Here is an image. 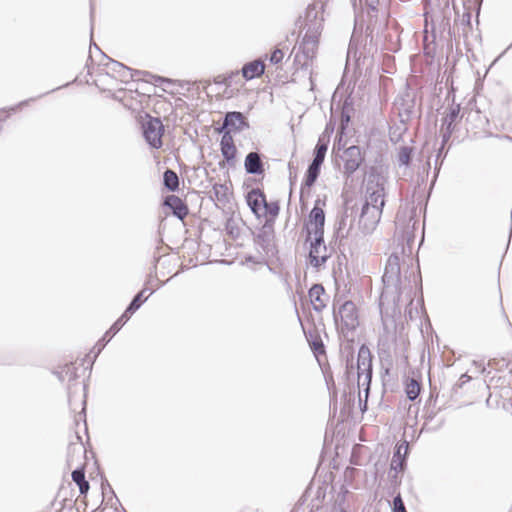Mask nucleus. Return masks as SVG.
<instances>
[{
  "label": "nucleus",
  "instance_id": "nucleus-50",
  "mask_svg": "<svg viewBox=\"0 0 512 512\" xmlns=\"http://www.w3.org/2000/svg\"><path fill=\"white\" fill-rule=\"evenodd\" d=\"M93 14H94V11H93V7L91 6V22H93Z\"/></svg>",
  "mask_w": 512,
  "mask_h": 512
},
{
  "label": "nucleus",
  "instance_id": "nucleus-46",
  "mask_svg": "<svg viewBox=\"0 0 512 512\" xmlns=\"http://www.w3.org/2000/svg\"><path fill=\"white\" fill-rule=\"evenodd\" d=\"M353 360V356L351 357V361ZM354 370L353 364H349V360H347V374L350 375Z\"/></svg>",
  "mask_w": 512,
  "mask_h": 512
},
{
  "label": "nucleus",
  "instance_id": "nucleus-19",
  "mask_svg": "<svg viewBox=\"0 0 512 512\" xmlns=\"http://www.w3.org/2000/svg\"><path fill=\"white\" fill-rule=\"evenodd\" d=\"M325 290L322 285L315 284L313 285L309 290V297L311 299V303L313 305V309L316 312H321L325 307L326 304L324 300L322 299V296L324 295Z\"/></svg>",
  "mask_w": 512,
  "mask_h": 512
},
{
  "label": "nucleus",
  "instance_id": "nucleus-27",
  "mask_svg": "<svg viewBox=\"0 0 512 512\" xmlns=\"http://www.w3.org/2000/svg\"><path fill=\"white\" fill-rule=\"evenodd\" d=\"M146 289H143L142 291L138 292L126 308V314H134L140 306L148 299V296L144 297Z\"/></svg>",
  "mask_w": 512,
  "mask_h": 512
},
{
  "label": "nucleus",
  "instance_id": "nucleus-16",
  "mask_svg": "<svg viewBox=\"0 0 512 512\" xmlns=\"http://www.w3.org/2000/svg\"><path fill=\"white\" fill-rule=\"evenodd\" d=\"M244 167L248 174L260 175L264 172L261 156L257 152H250L246 155Z\"/></svg>",
  "mask_w": 512,
  "mask_h": 512
},
{
  "label": "nucleus",
  "instance_id": "nucleus-29",
  "mask_svg": "<svg viewBox=\"0 0 512 512\" xmlns=\"http://www.w3.org/2000/svg\"><path fill=\"white\" fill-rule=\"evenodd\" d=\"M112 65L115 68H120L121 72L118 74V77L121 79V81L127 82L130 79L134 78V75L132 74L131 69L126 67L122 63H120L118 61H112Z\"/></svg>",
  "mask_w": 512,
  "mask_h": 512
},
{
  "label": "nucleus",
  "instance_id": "nucleus-20",
  "mask_svg": "<svg viewBox=\"0 0 512 512\" xmlns=\"http://www.w3.org/2000/svg\"><path fill=\"white\" fill-rule=\"evenodd\" d=\"M321 166L322 164L313 161L309 164L303 182L305 187L310 188L315 184L320 174Z\"/></svg>",
  "mask_w": 512,
  "mask_h": 512
},
{
  "label": "nucleus",
  "instance_id": "nucleus-18",
  "mask_svg": "<svg viewBox=\"0 0 512 512\" xmlns=\"http://www.w3.org/2000/svg\"><path fill=\"white\" fill-rule=\"evenodd\" d=\"M220 146L222 155L226 159V161H232L236 156L237 149L234 145L232 135H230L229 132H224L221 138Z\"/></svg>",
  "mask_w": 512,
  "mask_h": 512
},
{
  "label": "nucleus",
  "instance_id": "nucleus-32",
  "mask_svg": "<svg viewBox=\"0 0 512 512\" xmlns=\"http://www.w3.org/2000/svg\"><path fill=\"white\" fill-rule=\"evenodd\" d=\"M131 315L126 314V310L124 313L120 316V318L111 326L110 331L112 332V335H115L121 327L130 319Z\"/></svg>",
  "mask_w": 512,
  "mask_h": 512
},
{
  "label": "nucleus",
  "instance_id": "nucleus-47",
  "mask_svg": "<svg viewBox=\"0 0 512 512\" xmlns=\"http://www.w3.org/2000/svg\"><path fill=\"white\" fill-rule=\"evenodd\" d=\"M73 451L78 450V452H84V447L82 443L76 444L72 447Z\"/></svg>",
  "mask_w": 512,
  "mask_h": 512
},
{
  "label": "nucleus",
  "instance_id": "nucleus-9",
  "mask_svg": "<svg viewBox=\"0 0 512 512\" xmlns=\"http://www.w3.org/2000/svg\"><path fill=\"white\" fill-rule=\"evenodd\" d=\"M318 203L319 200L316 201L315 206L308 216V238H310L312 234L314 236H324L325 213L323 209L318 206Z\"/></svg>",
  "mask_w": 512,
  "mask_h": 512
},
{
  "label": "nucleus",
  "instance_id": "nucleus-7",
  "mask_svg": "<svg viewBox=\"0 0 512 512\" xmlns=\"http://www.w3.org/2000/svg\"><path fill=\"white\" fill-rule=\"evenodd\" d=\"M396 229L401 233V238L408 244L414 240V230L417 224L413 212H398L395 220Z\"/></svg>",
  "mask_w": 512,
  "mask_h": 512
},
{
  "label": "nucleus",
  "instance_id": "nucleus-11",
  "mask_svg": "<svg viewBox=\"0 0 512 512\" xmlns=\"http://www.w3.org/2000/svg\"><path fill=\"white\" fill-rule=\"evenodd\" d=\"M382 209L372 207L368 204H363L359 223L362 225L364 231L371 232L374 230L382 215Z\"/></svg>",
  "mask_w": 512,
  "mask_h": 512
},
{
  "label": "nucleus",
  "instance_id": "nucleus-34",
  "mask_svg": "<svg viewBox=\"0 0 512 512\" xmlns=\"http://www.w3.org/2000/svg\"><path fill=\"white\" fill-rule=\"evenodd\" d=\"M227 186L224 185V184H215L213 186V192L215 194V197L217 198V200L219 201H223L226 199V196H227Z\"/></svg>",
  "mask_w": 512,
  "mask_h": 512
},
{
  "label": "nucleus",
  "instance_id": "nucleus-45",
  "mask_svg": "<svg viewBox=\"0 0 512 512\" xmlns=\"http://www.w3.org/2000/svg\"><path fill=\"white\" fill-rule=\"evenodd\" d=\"M470 380H471V377L469 375H467L466 373L462 374L460 377L459 386L462 387L465 383L469 382Z\"/></svg>",
  "mask_w": 512,
  "mask_h": 512
},
{
  "label": "nucleus",
  "instance_id": "nucleus-8",
  "mask_svg": "<svg viewBox=\"0 0 512 512\" xmlns=\"http://www.w3.org/2000/svg\"><path fill=\"white\" fill-rule=\"evenodd\" d=\"M248 128L249 123L243 113L231 111L225 114L223 124L219 129V132H229L231 135L232 133L241 132Z\"/></svg>",
  "mask_w": 512,
  "mask_h": 512
},
{
  "label": "nucleus",
  "instance_id": "nucleus-33",
  "mask_svg": "<svg viewBox=\"0 0 512 512\" xmlns=\"http://www.w3.org/2000/svg\"><path fill=\"white\" fill-rule=\"evenodd\" d=\"M279 210H280V208H279V205L277 202L268 203L266 201V204H264V207L262 210V214H269L272 217H276L279 213Z\"/></svg>",
  "mask_w": 512,
  "mask_h": 512
},
{
  "label": "nucleus",
  "instance_id": "nucleus-49",
  "mask_svg": "<svg viewBox=\"0 0 512 512\" xmlns=\"http://www.w3.org/2000/svg\"><path fill=\"white\" fill-rule=\"evenodd\" d=\"M430 167H431V163H430V160H428L426 165H425V167H424V172L426 174H428V170L430 169Z\"/></svg>",
  "mask_w": 512,
  "mask_h": 512
},
{
  "label": "nucleus",
  "instance_id": "nucleus-42",
  "mask_svg": "<svg viewBox=\"0 0 512 512\" xmlns=\"http://www.w3.org/2000/svg\"><path fill=\"white\" fill-rule=\"evenodd\" d=\"M226 228L231 236L234 238L238 237L239 231L232 225V221H228Z\"/></svg>",
  "mask_w": 512,
  "mask_h": 512
},
{
  "label": "nucleus",
  "instance_id": "nucleus-12",
  "mask_svg": "<svg viewBox=\"0 0 512 512\" xmlns=\"http://www.w3.org/2000/svg\"><path fill=\"white\" fill-rule=\"evenodd\" d=\"M318 46V34L317 32L307 31L299 44L298 50L303 53V57L305 58V62L303 66H309V62L315 56L316 50Z\"/></svg>",
  "mask_w": 512,
  "mask_h": 512
},
{
  "label": "nucleus",
  "instance_id": "nucleus-17",
  "mask_svg": "<svg viewBox=\"0 0 512 512\" xmlns=\"http://www.w3.org/2000/svg\"><path fill=\"white\" fill-rule=\"evenodd\" d=\"M264 71L265 65L260 59L246 63L241 69L242 76L247 81L260 77Z\"/></svg>",
  "mask_w": 512,
  "mask_h": 512
},
{
  "label": "nucleus",
  "instance_id": "nucleus-43",
  "mask_svg": "<svg viewBox=\"0 0 512 512\" xmlns=\"http://www.w3.org/2000/svg\"><path fill=\"white\" fill-rule=\"evenodd\" d=\"M462 25L467 26L468 28L471 27V14L470 12H466L462 16Z\"/></svg>",
  "mask_w": 512,
  "mask_h": 512
},
{
  "label": "nucleus",
  "instance_id": "nucleus-3",
  "mask_svg": "<svg viewBox=\"0 0 512 512\" xmlns=\"http://www.w3.org/2000/svg\"><path fill=\"white\" fill-rule=\"evenodd\" d=\"M387 179L382 174L378 173L376 169H372L368 175L365 186V202L372 207L382 209L385 205V186Z\"/></svg>",
  "mask_w": 512,
  "mask_h": 512
},
{
  "label": "nucleus",
  "instance_id": "nucleus-6",
  "mask_svg": "<svg viewBox=\"0 0 512 512\" xmlns=\"http://www.w3.org/2000/svg\"><path fill=\"white\" fill-rule=\"evenodd\" d=\"M163 132L164 126L158 118H150L143 125V135L152 148L159 149L162 146Z\"/></svg>",
  "mask_w": 512,
  "mask_h": 512
},
{
  "label": "nucleus",
  "instance_id": "nucleus-1",
  "mask_svg": "<svg viewBox=\"0 0 512 512\" xmlns=\"http://www.w3.org/2000/svg\"><path fill=\"white\" fill-rule=\"evenodd\" d=\"M383 291L381 299H386L397 303L401 294L406 289L407 278L402 279L400 258L396 254H391L386 262L384 274L382 276Z\"/></svg>",
  "mask_w": 512,
  "mask_h": 512
},
{
  "label": "nucleus",
  "instance_id": "nucleus-31",
  "mask_svg": "<svg viewBox=\"0 0 512 512\" xmlns=\"http://www.w3.org/2000/svg\"><path fill=\"white\" fill-rule=\"evenodd\" d=\"M404 465L405 460L400 457V449H398L392 458L390 470L399 473L404 469Z\"/></svg>",
  "mask_w": 512,
  "mask_h": 512
},
{
  "label": "nucleus",
  "instance_id": "nucleus-13",
  "mask_svg": "<svg viewBox=\"0 0 512 512\" xmlns=\"http://www.w3.org/2000/svg\"><path fill=\"white\" fill-rule=\"evenodd\" d=\"M395 106L398 110V114L402 122L409 120L414 113V99L409 94L397 97L395 100Z\"/></svg>",
  "mask_w": 512,
  "mask_h": 512
},
{
  "label": "nucleus",
  "instance_id": "nucleus-55",
  "mask_svg": "<svg viewBox=\"0 0 512 512\" xmlns=\"http://www.w3.org/2000/svg\"><path fill=\"white\" fill-rule=\"evenodd\" d=\"M79 417L80 418H85V415H82L81 413L79 414Z\"/></svg>",
  "mask_w": 512,
  "mask_h": 512
},
{
  "label": "nucleus",
  "instance_id": "nucleus-56",
  "mask_svg": "<svg viewBox=\"0 0 512 512\" xmlns=\"http://www.w3.org/2000/svg\"><path fill=\"white\" fill-rule=\"evenodd\" d=\"M233 75H238V72L233 73L229 78H231Z\"/></svg>",
  "mask_w": 512,
  "mask_h": 512
},
{
  "label": "nucleus",
  "instance_id": "nucleus-53",
  "mask_svg": "<svg viewBox=\"0 0 512 512\" xmlns=\"http://www.w3.org/2000/svg\"><path fill=\"white\" fill-rule=\"evenodd\" d=\"M486 404L489 405L490 404V396L488 397V399L486 400Z\"/></svg>",
  "mask_w": 512,
  "mask_h": 512
},
{
  "label": "nucleus",
  "instance_id": "nucleus-51",
  "mask_svg": "<svg viewBox=\"0 0 512 512\" xmlns=\"http://www.w3.org/2000/svg\"><path fill=\"white\" fill-rule=\"evenodd\" d=\"M82 404H83V409H82V411L84 412V410H85V405H86V401H85V399H83V400H82Z\"/></svg>",
  "mask_w": 512,
  "mask_h": 512
},
{
  "label": "nucleus",
  "instance_id": "nucleus-40",
  "mask_svg": "<svg viewBox=\"0 0 512 512\" xmlns=\"http://www.w3.org/2000/svg\"><path fill=\"white\" fill-rule=\"evenodd\" d=\"M152 78H153V83L155 85H159V84H162V83H168V84H171L172 83V80L168 79V78H164L162 76H154V75H150Z\"/></svg>",
  "mask_w": 512,
  "mask_h": 512
},
{
  "label": "nucleus",
  "instance_id": "nucleus-21",
  "mask_svg": "<svg viewBox=\"0 0 512 512\" xmlns=\"http://www.w3.org/2000/svg\"><path fill=\"white\" fill-rule=\"evenodd\" d=\"M72 480L77 484L80 494L86 495L89 491L90 485L85 478V471L83 468H76L72 474Z\"/></svg>",
  "mask_w": 512,
  "mask_h": 512
},
{
  "label": "nucleus",
  "instance_id": "nucleus-54",
  "mask_svg": "<svg viewBox=\"0 0 512 512\" xmlns=\"http://www.w3.org/2000/svg\"><path fill=\"white\" fill-rule=\"evenodd\" d=\"M79 417L80 418H85V415H82L81 413L79 414Z\"/></svg>",
  "mask_w": 512,
  "mask_h": 512
},
{
  "label": "nucleus",
  "instance_id": "nucleus-52",
  "mask_svg": "<svg viewBox=\"0 0 512 512\" xmlns=\"http://www.w3.org/2000/svg\"><path fill=\"white\" fill-rule=\"evenodd\" d=\"M310 83H311V89H313V80L311 77H310Z\"/></svg>",
  "mask_w": 512,
  "mask_h": 512
},
{
  "label": "nucleus",
  "instance_id": "nucleus-38",
  "mask_svg": "<svg viewBox=\"0 0 512 512\" xmlns=\"http://www.w3.org/2000/svg\"><path fill=\"white\" fill-rule=\"evenodd\" d=\"M37 98H29V99H26V100H23V101H20L18 104L12 106V107H9L6 111L8 112H16L17 110L27 106L31 101H34L36 100Z\"/></svg>",
  "mask_w": 512,
  "mask_h": 512
},
{
  "label": "nucleus",
  "instance_id": "nucleus-36",
  "mask_svg": "<svg viewBox=\"0 0 512 512\" xmlns=\"http://www.w3.org/2000/svg\"><path fill=\"white\" fill-rule=\"evenodd\" d=\"M393 512H406L404 503L400 495L393 499Z\"/></svg>",
  "mask_w": 512,
  "mask_h": 512
},
{
  "label": "nucleus",
  "instance_id": "nucleus-28",
  "mask_svg": "<svg viewBox=\"0 0 512 512\" xmlns=\"http://www.w3.org/2000/svg\"><path fill=\"white\" fill-rule=\"evenodd\" d=\"M420 384L415 379H410L406 385L407 398L414 401L420 394Z\"/></svg>",
  "mask_w": 512,
  "mask_h": 512
},
{
  "label": "nucleus",
  "instance_id": "nucleus-37",
  "mask_svg": "<svg viewBox=\"0 0 512 512\" xmlns=\"http://www.w3.org/2000/svg\"><path fill=\"white\" fill-rule=\"evenodd\" d=\"M311 348L315 354H323L325 352L323 342L320 339L312 341Z\"/></svg>",
  "mask_w": 512,
  "mask_h": 512
},
{
  "label": "nucleus",
  "instance_id": "nucleus-15",
  "mask_svg": "<svg viewBox=\"0 0 512 512\" xmlns=\"http://www.w3.org/2000/svg\"><path fill=\"white\" fill-rule=\"evenodd\" d=\"M247 203L251 211L257 216L262 215L264 204H266V197L259 189H253L247 194Z\"/></svg>",
  "mask_w": 512,
  "mask_h": 512
},
{
  "label": "nucleus",
  "instance_id": "nucleus-30",
  "mask_svg": "<svg viewBox=\"0 0 512 512\" xmlns=\"http://www.w3.org/2000/svg\"><path fill=\"white\" fill-rule=\"evenodd\" d=\"M454 131V127H449V126H443L441 125V135H442V144H441V147L439 148V151L436 155V163L438 162V159L440 158L441 156V152H442V149L445 145V143L450 139L452 133Z\"/></svg>",
  "mask_w": 512,
  "mask_h": 512
},
{
  "label": "nucleus",
  "instance_id": "nucleus-35",
  "mask_svg": "<svg viewBox=\"0 0 512 512\" xmlns=\"http://www.w3.org/2000/svg\"><path fill=\"white\" fill-rule=\"evenodd\" d=\"M284 57V53L281 49H275L272 54L270 55V62L274 65L279 64Z\"/></svg>",
  "mask_w": 512,
  "mask_h": 512
},
{
  "label": "nucleus",
  "instance_id": "nucleus-57",
  "mask_svg": "<svg viewBox=\"0 0 512 512\" xmlns=\"http://www.w3.org/2000/svg\"><path fill=\"white\" fill-rule=\"evenodd\" d=\"M68 401L71 403V395L69 394Z\"/></svg>",
  "mask_w": 512,
  "mask_h": 512
},
{
  "label": "nucleus",
  "instance_id": "nucleus-39",
  "mask_svg": "<svg viewBox=\"0 0 512 512\" xmlns=\"http://www.w3.org/2000/svg\"><path fill=\"white\" fill-rule=\"evenodd\" d=\"M109 333H112L110 330L108 332H106V334L104 335V337L98 342V350L95 354V357L101 352L102 348L106 345L107 342L110 341L111 337L113 335H111L108 339L106 338L108 336Z\"/></svg>",
  "mask_w": 512,
  "mask_h": 512
},
{
  "label": "nucleus",
  "instance_id": "nucleus-25",
  "mask_svg": "<svg viewBox=\"0 0 512 512\" xmlns=\"http://www.w3.org/2000/svg\"><path fill=\"white\" fill-rule=\"evenodd\" d=\"M273 238V226L265 223L257 234V241L262 246H267Z\"/></svg>",
  "mask_w": 512,
  "mask_h": 512
},
{
  "label": "nucleus",
  "instance_id": "nucleus-22",
  "mask_svg": "<svg viewBox=\"0 0 512 512\" xmlns=\"http://www.w3.org/2000/svg\"><path fill=\"white\" fill-rule=\"evenodd\" d=\"M329 139L325 136H320L314 149L313 162L323 164L328 150Z\"/></svg>",
  "mask_w": 512,
  "mask_h": 512
},
{
  "label": "nucleus",
  "instance_id": "nucleus-44",
  "mask_svg": "<svg viewBox=\"0 0 512 512\" xmlns=\"http://www.w3.org/2000/svg\"><path fill=\"white\" fill-rule=\"evenodd\" d=\"M389 478L391 479V482L394 484V485H397L399 482L397 480L398 478V473L394 472V471H389Z\"/></svg>",
  "mask_w": 512,
  "mask_h": 512
},
{
  "label": "nucleus",
  "instance_id": "nucleus-5",
  "mask_svg": "<svg viewBox=\"0 0 512 512\" xmlns=\"http://www.w3.org/2000/svg\"><path fill=\"white\" fill-rule=\"evenodd\" d=\"M341 159L343 161L342 173L348 179L361 167L365 157L359 146L352 145L343 151Z\"/></svg>",
  "mask_w": 512,
  "mask_h": 512
},
{
  "label": "nucleus",
  "instance_id": "nucleus-14",
  "mask_svg": "<svg viewBox=\"0 0 512 512\" xmlns=\"http://www.w3.org/2000/svg\"><path fill=\"white\" fill-rule=\"evenodd\" d=\"M164 205L172 210L174 216L180 220H184L189 213L187 205L176 195H169L164 200Z\"/></svg>",
  "mask_w": 512,
  "mask_h": 512
},
{
  "label": "nucleus",
  "instance_id": "nucleus-2",
  "mask_svg": "<svg viewBox=\"0 0 512 512\" xmlns=\"http://www.w3.org/2000/svg\"><path fill=\"white\" fill-rule=\"evenodd\" d=\"M333 318L339 334L345 340L353 342L354 332L359 326L358 310L354 302L346 300L338 310L334 307Z\"/></svg>",
  "mask_w": 512,
  "mask_h": 512
},
{
  "label": "nucleus",
  "instance_id": "nucleus-23",
  "mask_svg": "<svg viewBox=\"0 0 512 512\" xmlns=\"http://www.w3.org/2000/svg\"><path fill=\"white\" fill-rule=\"evenodd\" d=\"M163 184L171 192L178 190L179 177L177 173L171 169H167L163 174Z\"/></svg>",
  "mask_w": 512,
  "mask_h": 512
},
{
  "label": "nucleus",
  "instance_id": "nucleus-24",
  "mask_svg": "<svg viewBox=\"0 0 512 512\" xmlns=\"http://www.w3.org/2000/svg\"><path fill=\"white\" fill-rule=\"evenodd\" d=\"M460 114V104H452L448 108V112L445 117L442 119L443 126L454 127L455 122L458 120Z\"/></svg>",
  "mask_w": 512,
  "mask_h": 512
},
{
  "label": "nucleus",
  "instance_id": "nucleus-10",
  "mask_svg": "<svg viewBox=\"0 0 512 512\" xmlns=\"http://www.w3.org/2000/svg\"><path fill=\"white\" fill-rule=\"evenodd\" d=\"M329 255L327 254V248L324 245L323 236H314V240L310 244L309 260L310 264L318 268L324 264Z\"/></svg>",
  "mask_w": 512,
  "mask_h": 512
},
{
  "label": "nucleus",
  "instance_id": "nucleus-26",
  "mask_svg": "<svg viewBox=\"0 0 512 512\" xmlns=\"http://www.w3.org/2000/svg\"><path fill=\"white\" fill-rule=\"evenodd\" d=\"M413 148L409 146H401L398 149L397 160L399 166L408 167L411 163Z\"/></svg>",
  "mask_w": 512,
  "mask_h": 512
},
{
  "label": "nucleus",
  "instance_id": "nucleus-41",
  "mask_svg": "<svg viewBox=\"0 0 512 512\" xmlns=\"http://www.w3.org/2000/svg\"><path fill=\"white\" fill-rule=\"evenodd\" d=\"M295 63L299 64L301 68H307L308 66H303V63L305 62V58L303 57V53L298 50V52L295 54L294 58Z\"/></svg>",
  "mask_w": 512,
  "mask_h": 512
},
{
  "label": "nucleus",
  "instance_id": "nucleus-48",
  "mask_svg": "<svg viewBox=\"0 0 512 512\" xmlns=\"http://www.w3.org/2000/svg\"><path fill=\"white\" fill-rule=\"evenodd\" d=\"M109 68L112 72L116 73L117 75L121 72L120 68H115L113 65H112V62L109 64Z\"/></svg>",
  "mask_w": 512,
  "mask_h": 512
},
{
  "label": "nucleus",
  "instance_id": "nucleus-4",
  "mask_svg": "<svg viewBox=\"0 0 512 512\" xmlns=\"http://www.w3.org/2000/svg\"><path fill=\"white\" fill-rule=\"evenodd\" d=\"M356 370L358 386L363 387L365 393L368 394L372 379V359L370 350L366 345L359 348Z\"/></svg>",
  "mask_w": 512,
  "mask_h": 512
}]
</instances>
